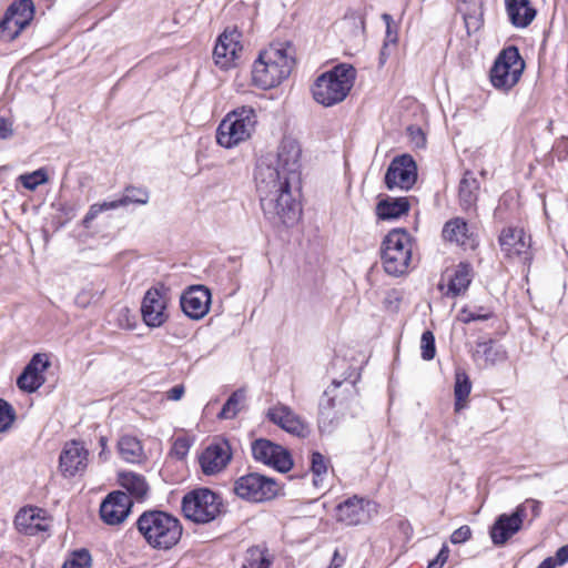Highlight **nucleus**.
I'll return each instance as SVG.
<instances>
[{
  "label": "nucleus",
  "mask_w": 568,
  "mask_h": 568,
  "mask_svg": "<svg viewBox=\"0 0 568 568\" xmlns=\"http://www.w3.org/2000/svg\"><path fill=\"white\" fill-rule=\"evenodd\" d=\"M92 558L89 550L82 548L75 550L62 568H91Z\"/></svg>",
  "instance_id": "nucleus-41"
},
{
  "label": "nucleus",
  "mask_w": 568,
  "mask_h": 568,
  "mask_svg": "<svg viewBox=\"0 0 568 568\" xmlns=\"http://www.w3.org/2000/svg\"><path fill=\"white\" fill-rule=\"evenodd\" d=\"M400 300L402 298H400L398 292L390 291L386 294V296L384 298V305L387 310H389L392 312H396L399 307Z\"/></svg>",
  "instance_id": "nucleus-50"
},
{
  "label": "nucleus",
  "mask_w": 568,
  "mask_h": 568,
  "mask_svg": "<svg viewBox=\"0 0 568 568\" xmlns=\"http://www.w3.org/2000/svg\"><path fill=\"white\" fill-rule=\"evenodd\" d=\"M246 399V390L245 388H239L234 390L226 402L224 403L221 412L217 414L220 419H232L234 418L239 412L242 409Z\"/></svg>",
  "instance_id": "nucleus-34"
},
{
  "label": "nucleus",
  "mask_w": 568,
  "mask_h": 568,
  "mask_svg": "<svg viewBox=\"0 0 568 568\" xmlns=\"http://www.w3.org/2000/svg\"><path fill=\"white\" fill-rule=\"evenodd\" d=\"M281 490L280 484L258 473H248L234 481L233 491L241 499L264 503L275 498Z\"/></svg>",
  "instance_id": "nucleus-10"
},
{
  "label": "nucleus",
  "mask_w": 568,
  "mask_h": 568,
  "mask_svg": "<svg viewBox=\"0 0 568 568\" xmlns=\"http://www.w3.org/2000/svg\"><path fill=\"white\" fill-rule=\"evenodd\" d=\"M382 20L386 24V32H385V39L384 43L390 44L393 47L397 45L398 42V28L395 23L393 17L389 13H383Z\"/></svg>",
  "instance_id": "nucleus-45"
},
{
  "label": "nucleus",
  "mask_w": 568,
  "mask_h": 568,
  "mask_svg": "<svg viewBox=\"0 0 568 568\" xmlns=\"http://www.w3.org/2000/svg\"><path fill=\"white\" fill-rule=\"evenodd\" d=\"M232 459L231 445L226 439H217L211 443L202 452L199 462L202 471L207 475L221 473Z\"/></svg>",
  "instance_id": "nucleus-15"
},
{
  "label": "nucleus",
  "mask_w": 568,
  "mask_h": 568,
  "mask_svg": "<svg viewBox=\"0 0 568 568\" xmlns=\"http://www.w3.org/2000/svg\"><path fill=\"white\" fill-rule=\"evenodd\" d=\"M311 470L315 487L323 486L324 476L327 474V460L320 452H313L311 456Z\"/></svg>",
  "instance_id": "nucleus-38"
},
{
  "label": "nucleus",
  "mask_w": 568,
  "mask_h": 568,
  "mask_svg": "<svg viewBox=\"0 0 568 568\" xmlns=\"http://www.w3.org/2000/svg\"><path fill=\"white\" fill-rule=\"evenodd\" d=\"M182 511L185 518L195 524H209L224 511L223 498L206 487L190 490L182 498Z\"/></svg>",
  "instance_id": "nucleus-6"
},
{
  "label": "nucleus",
  "mask_w": 568,
  "mask_h": 568,
  "mask_svg": "<svg viewBox=\"0 0 568 568\" xmlns=\"http://www.w3.org/2000/svg\"><path fill=\"white\" fill-rule=\"evenodd\" d=\"M369 501L358 496H352L339 503L335 508L336 520L347 526H356L368 519Z\"/></svg>",
  "instance_id": "nucleus-23"
},
{
  "label": "nucleus",
  "mask_w": 568,
  "mask_h": 568,
  "mask_svg": "<svg viewBox=\"0 0 568 568\" xmlns=\"http://www.w3.org/2000/svg\"><path fill=\"white\" fill-rule=\"evenodd\" d=\"M257 116L252 106H241L230 112L216 131L217 143L231 149L251 138L255 131Z\"/></svg>",
  "instance_id": "nucleus-7"
},
{
  "label": "nucleus",
  "mask_w": 568,
  "mask_h": 568,
  "mask_svg": "<svg viewBox=\"0 0 568 568\" xmlns=\"http://www.w3.org/2000/svg\"><path fill=\"white\" fill-rule=\"evenodd\" d=\"M251 452L253 458L280 473H286L293 467L290 452L270 439L258 438L252 442Z\"/></svg>",
  "instance_id": "nucleus-13"
},
{
  "label": "nucleus",
  "mask_w": 568,
  "mask_h": 568,
  "mask_svg": "<svg viewBox=\"0 0 568 568\" xmlns=\"http://www.w3.org/2000/svg\"><path fill=\"white\" fill-rule=\"evenodd\" d=\"M295 47L288 41L271 43L253 63L254 84L264 90L281 84L295 65Z\"/></svg>",
  "instance_id": "nucleus-2"
},
{
  "label": "nucleus",
  "mask_w": 568,
  "mask_h": 568,
  "mask_svg": "<svg viewBox=\"0 0 568 568\" xmlns=\"http://www.w3.org/2000/svg\"><path fill=\"white\" fill-rule=\"evenodd\" d=\"M417 181V165L408 154L396 156L387 168L385 185L388 190H409Z\"/></svg>",
  "instance_id": "nucleus-14"
},
{
  "label": "nucleus",
  "mask_w": 568,
  "mask_h": 568,
  "mask_svg": "<svg viewBox=\"0 0 568 568\" xmlns=\"http://www.w3.org/2000/svg\"><path fill=\"white\" fill-rule=\"evenodd\" d=\"M498 242L506 257H518L524 262L531 258L529 252L530 237L526 236L524 230L517 227H506L501 231Z\"/></svg>",
  "instance_id": "nucleus-19"
},
{
  "label": "nucleus",
  "mask_w": 568,
  "mask_h": 568,
  "mask_svg": "<svg viewBox=\"0 0 568 568\" xmlns=\"http://www.w3.org/2000/svg\"><path fill=\"white\" fill-rule=\"evenodd\" d=\"M23 187L29 191H34L38 186L45 184L49 181L45 168H40L31 173L21 174L18 178Z\"/></svg>",
  "instance_id": "nucleus-39"
},
{
  "label": "nucleus",
  "mask_w": 568,
  "mask_h": 568,
  "mask_svg": "<svg viewBox=\"0 0 568 568\" xmlns=\"http://www.w3.org/2000/svg\"><path fill=\"white\" fill-rule=\"evenodd\" d=\"M135 526L145 542L158 550H169L181 539L183 528L180 520L162 510L143 511Z\"/></svg>",
  "instance_id": "nucleus-3"
},
{
  "label": "nucleus",
  "mask_w": 568,
  "mask_h": 568,
  "mask_svg": "<svg viewBox=\"0 0 568 568\" xmlns=\"http://www.w3.org/2000/svg\"><path fill=\"white\" fill-rule=\"evenodd\" d=\"M14 526L19 532L27 536H36L49 528L45 523L44 510L37 507L20 509L16 515Z\"/></svg>",
  "instance_id": "nucleus-24"
},
{
  "label": "nucleus",
  "mask_w": 568,
  "mask_h": 568,
  "mask_svg": "<svg viewBox=\"0 0 568 568\" xmlns=\"http://www.w3.org/2000/svg\"><path fill=\"white\" fill-rule=\"evenodd\" d=\"M12 123L0 116V140L8 139L12 135Z\"/></svg>",
  "instance_id": "nucleus-51"
},
{
  "label": "nucleus",
  "mask_w": 568,
  "mask_h": 568,
  "mask_svg": "<svg viewBox=\"0 0 568 568\" xmlns=\"http://www.w3.org/2000/svg\"><path fill=\"white\" fill-rule=\"evenodd\" d=\"M16 419V412L11 404L0 398V433L8 430Z\"/></svg>",
  "instance_id": "nucleus-44"
},
{
  "label": "nucleus",
  "mask_w": 568,
  "mask_h": 568,
  "mask_svg": "<svg viewBox=\"0 0 568 568\" xmlns=\"http://www.w3.org/2000/svg\"><path fill=\"white\" fill-rule=\"evenodd\" d=\"M150 195L146 189L136 187V186H128L125 187L123 195L114 200L113 203L115 209L121 206H128L130 204L144 205L149 202Z\"/></svg>",
  "instance_id": "nucleus-36"
},
{
  "label": "nucleus",
  "mask_w": 568,
  "mask_h": 568,
  "mask_svg": "<svg viewBox=\"0 0 568 568\" xmlns=\"http://www.w3.org/2000/svg\"><path fill=\"white\" fill-rule=\"evenodd\" d=\"M525 61L515 45L501 50L490 69V82L494 88L508 91L519 81Z\"/></svg>",
  "instance_id": "nucleus-9"
},
{
  "label": "nucleus",
  "mask_w": 568,
  "mask_h": 568,
  "mask_svg": "<svg viewBox=\"0 0 568 568\" xmlns=\"http://www.w3.org/2000/svg\"><path fill=\"white\" fill-rule=\"evenodd\" d=\"M168 294L169 288L163 283H158L145 292L141 303V315L146 326L156 328L168 321Z\"/></svg>",
  "instance_id": "nucleus-11"
},
{
  "label": "nucleus",
  "mask_w": 568,
  "mask_h": 568,
  "mask_svg": "<svg viewBox=\"0 0 568 568\" xmlns=\"http://www.w3.org/2000/svg\"><path fill=\"white\" fill-rule=\"evenodd\" d=\"M395 48L396 47H393L390 44L383 43V47L379 52V59H378L379 67L385 65V63L387 62L389 55L392 54V52Z\"/></svg>",
  "instance_id": "nucleus-54"
},
{
  "label": "nucleus",
  "mask_w": 568,
  "mask_h": 568,
  "mask_svg": "<svg viewBox=\"0 0 568 568\" xmlns=\"http://www.w3.org/2000/svg\"><path fill=\"white\" fill-rule=\"evenodd\" d=\"M537 568H556V562L552 557L544 559Z\"/></svg>",
  "instance_id": "nucleus-56"
},
{
  "label": "nucleus",
  "mask_w": 568,
  "mask_h": 568,
  "mask_svg": "<svg viewBox=\"0 0 568 568\" xmlns=\"http://www.w3.org/2000/svg\"><path fill=\"white\" fill-rule=\"evenodd\" d=\"M115 210V205L113 201H104L102 203H94L89 207L84 219L82 220V225L85 229L91 226V223L98 217V215L104 211Z\"/></svg>",
  "instance_id": "nucleus-42"
},
{
  "label": "nucleus",
  "mask_w": 568,
  "mask_h": 568,
  "mask_svg": "<svg viewBox=\"0 0 568 568\" xmlns=\"http://www.w3.org/2000/svg\"><path fill=\"white\" fill-rule=\"evenodd\" d=\"M554 560L556 562V566H562L565 565L566 562H568V544L560 547L556 554H555V557H554Z\"/></svg>",
  "instance_id": "nucleus-52"
},
{
  "label": "nucleus",
  "mask_w": 568,
  "mask_h": 568,
  "mask_svg": "<svg viewBox=\"0 0 568 568\" xmlns=\"http://www.w3.org/2000/svg\"><path fill=\"white\" fill-rule=\"evenodd\" d=\"M471 390V382L468 374L463 368L455 369V409L463 408L462 402L466 400Z\"/></svg>",
  "instance_id": "nucleus-35"
},
{
  "label": "nucleus",
  "mask_w": 568,
  "mask_h": 568,
  "mask_svg": "<svg viewBox=\"0 0 568 568\" xmlns=\"http://www.w3.org/2000/svg\"><path fill=\"white\" fill-rule=\"evenodd\" d=\"M517 507H523L525 511V519L528 517V511L530 513L531 518L529 523L538 518L541 511V503L536 499H526L523 504L518 505Z\"/></svg>",
  "instance_id": "nucleus-47"
},
{
  "label": "nucleus",
  "mask_w": 568,
  "mask_h": 568,
  "mask_svg": "<svg viewBox=\"0 0 568 568\" xmlns=\"http://www.w3.org/2000/svg\"><path fill=\"white\" fill-rule=\"evenodd\" d=\"M133 500L122 491L110 493L100 506V517L108 525L121 524L131 513Z\"/></svg>",
  "instance_id": "nucleus-17"
},
{
  "label": "nucleus",
  "mask_w": 568,
  "mask_h": 568,
  "mask_svg": "<svg viewBox=\"0 0 568 568\" xmlns=\"http://www.w3.org/2000/svg\"><path fill=\"white\" fill-rule=\"evenodd\" d=\"M356 70L353 65L341 63L327 72L322 73L312 87L314 100L324 105L332 106L345 100L354 85Z\"/></svg>",
  "instance_id": "nucleus-4"
},
{
  "label": "nucleus",
  "mask_w": 568,
  "mask_h": 568,
  "mask_svg": "<svg viewBox=\"0 0 568 568\" xmlns=\"http://www.w3.org/2000/svg\"><path fill=\"white\" fill-rule=\"evenodd\" d=\"M34 14L32 0H16L0 20L1 38L12 41L30 23Z\"/></svg>",
  "instance_id": "nucleus-12"
},
{
  "label": "nucleus",
  "mask_w": 568,
  "mask_h": 568,
  "mask_svg": "<svg viewBox=\"0 0 568 568\" xmlns=\"http://www.w3.org/2000/svg\"><path fill=\"white\" fill-rule=\"evenodd\" d=\"M302 148L297 140L284 136L276 161L261 159L255 169L256 191L264 216L273 225L296 223L302 207L297 197L302 185Z\"/></svg>",
  "instance_id": "nucleus-1"
},
{
  "label": "nucleus",
  "mask_w": 568,
  "mask_h": 568,
  "mask_svg": "<svg viewBox=\"0 0 568 568\" xmlns=\"http://www.w3.org/2000/svg\"><path fill=\"white\" fill-rule=\"evenodd\" d=\"M357 394L355 383L334 379L320 400L318 430L331 435L344 417L345 402Z\"/></svg>",
  "instance_id": "nucleus-5"
},
{
  "label": "nucleus",
  "mask_w": 568,
  "mask_h": 568,
  "mask_svg": "<svg viewBox=\"0 0 568 568\" xmlns=\"http://www.w3.org/2000/svg\"><path fill=\"white\" fill-rule=\"evenodd\" d=\"M525 520V511L523 507H516L510 514L499 515L493 526L489 535L495 546L505 545L514 535L523 527Z\"/></svg>",
  "instance_id": "nucleus-18"
},
{
  "label": "nucleus",
  "mask_w": 568,
  "mask_h": 568,
  "mask_svg": "<svg viewBox=\"0 0 568 568\" xmlns=\"http://www.w3.org/2000/svg\"><path fill=\"white\" fill-rule=\"evenodd\" d=\"M422 358L432 361L436 355L435 336L433 332L425 331L420 337Z\"/></svg>",
  "instance_id": "nucleus-43"
},
{
  "label": "nucleus",
  "mask_w": 568,
  "mask_h": 568,
  "mask_svg": "<svg viewBox=\"0 0 568 568\" xmlns=\"http://www.w3.org/2000/svg\"><path fill=\"white\" fill-rule=\"evenodd\" d=\"M409 206L407 197H386L377 203L376 215L384 221L398 219L408 212Z\"/></svg>",
  "instance_id": "nucleus-29"
},
{
  "label": "nucleus",
  "mask_w": 568,
  "mask_h": 568,
  "mask_svg": "<svg viewBox=\"0 0 568 568\" xmlns=\"http://www.w3.org/2000/svg\"><path fill=\"white\" fill-rule=\"evenodd\" d=\"M50 366L45 354H34L17 378V385L27 393L37 392L44 383L43 372Z\"/></svg>",
  "instance_id": "nucleus-22"
},
{
  "label": "nucleus",
  "mask_w": 568,
  "mask_h": 568,
  "mask_svg": "<svg viewBox=\"0 0 568 568\" xmlns=\"http://www.w3.org/2000/svg\"><path fill=\"white\" fill-rule=\"evenodd\" d=\"M106 442H108V439L104 436H101L100 439H99L100 446L102 447V450L100 453V457H102V455L104 454V449L106 447Z\"/></svg>",
  "instance_id": "nucleus-57"
},
{
  "label": "nucleus",
  "mask_w": 568,
  "mask_h": 568,
  "mask_svg": "<svg viewBox=\"0 0 568 568\" xmlns=\"http://www.w3.org/2000/svg\"><path fill=\"white\" fill-rule=\"evenodd\" d=\"M88 449L82 443L71 440L67 443L60 454L59 468L65 478L84 473L88 465Z\"/></svg>",
  "instance_id": "nucleus-16"
},
{
  "label": "nucleus",
  "mask_w": 568,
  "mask_h": 568,
  "mask_svg": "<svg viewBox=\"0 0 568 568\" xmlns=\"http://www.w3.org/2000/svg\"><path fill=\"white\" fill-rule=\"evenodd\" d=\"M191 446H192V442L190 440V438H187L185 436H181V437L175 438L171 453L178 459H184L186 457V455L189 454Z\"/></svg>",
  "instance_id": "nucleus-46"
},
{
  "label": "nucleus",
  "mask_w": 568,
  "mask_h": 568,
  "mask_svg": "<svg viewBox=\"0 0 568 568\" xmlns=\"http://www.w3.org/2000/svg\"><path fill=\"white\" fill-rule=\"evenodd\" d=\"M181 308L192 320L204 317L211 304V292L203 285L190 286L180 298Z\"/></svg>",
  "instance_id": "nucleus-21"
},
{
  "label": "nucleus",
  "mask_w": 568,
  "mask_h": 568,
  "mask_svg": "<svg viewBox=\"0 0 568 568\" xmlns=\"http://www.w3.org/2000/svg\"><path fill=\"white\" fill-rule=\"evenodd\" d=\"M442 233L446 241L465 247L474 246V241L469 233L467 222L462 217H455L446 222Z\"/></svg>",
  "instance_id": "nucleus-27"
},
{
  "label": "nucleus",
  "mask_w": 568,
  "mask_h": 568,
  "mask_svg": "<svg viewBox=\"0 0 568 568\" xmlns=\"http://www.w3.org/2000/svg\"><path fill=\"white\" fill-rule=\"evenodd\" d=\"M267 417L287 433L297 436H305L307 433L306 425L288 406L281 405L270 408Z\"/></svg>",
  "instance_id": "nucleus-25"
},
{
  "label": "nucleus",
  "mask_w": 568,
  "mask_h": 568,
  "mask_svg": "<svg viewBox=\"0 0 568 568\" xmlns=\"http://www.w3.org/2000/svg\"><path fill=\"white\" fill-rule=\"evenodd\" d=\"M241 33L237 30H225L219 38L213 50L215 64L229 69L235 64L242 51Z\"/></svg>",
  "instance_id": "nucleus-20"
},
{
  "label": "nucleus",
  "mask_w": 568,
  "mask_h": 568,
  "mask_svg": "<svg viewBox=\"0 0 568 568\" xmlns=\"http://www.w3.org/2000/svg\"><path fill=\"white\" fill-rule=\"evenodd\" d=\"M412 260L409 234L402 229L390 231L383 241L382 263L387 274L399 276L408 270Z\"/></svg>",
  "instance_id": "nucleus-8"
},
{
  "label": "nucleus",
  "mask_w": 568,
  "mask_h": 568,
  "mask_svg": "<svg viewBox=\"0 0 568 568\" xmlns=\"http://www.w3.org/2000/svg\"><path fill=\"white\" fill-rule=\"evenodd\" d=\"M470 273V264L459 263L457 265V268L455 270L454 275L448 282L447 295L455 297L460 293L465 292L471 282Z\"/></svg>",
  "instance_id": "nucleus-31"
},
{
  "label": "nucleus",
  "mask_w": 568,
  "mask_h": 568,
  "mask_svg": "<svg viewBox=\"0 0 568 568\" xmlns=\"http://www.w3.org/2000/svg\"><path fill=\"white\" fill-rule=\"evenodd\" d=\"M119 484L126 490L130 498L136 500L143 499L148 491L149 485L144 476L133 471H121L119 473Z\"/></svg>",
  "instance_id": "nucleus-28"
},
{
  "label": "nucleus",
  "mask_w": 568,
  "mask_h": 568,
  "mask_svg": "<svg viewBox=\"0 0 568 568\" xmlns=\"http://www.w3.org/2000/svg\"><path fill=\"white\" fill-rule=\"evenodd\" d=\"M479 183L473 172L466 171L459 182V201L464 209H469L477 200Z\"/></svg>",
  "instance_id": "nucleus-32"
},
{
  "label": "nucleus",
  "mask_w": 568,
  "mask_h": 568,
  "mask_svg": "<svg viewBox=\"0 0 568 568\" xmlns=\"http://www.w3.org/2000/svg\"><path fill=\"white\" fill-rule=\"evenodd\" d=\"M271 566L272 559L266 546L255 545L246 550L242 568H271Z\"/></svg>",
  "instance_id": "nucleus-33"
},
{
  "label": "nucleus",
  "mask_w": 568,
  "mask_h": 568,
  "mask_svg": "<svg viewBox=\"0 0 568 568\" xmlns=\"http://www.w3.org/2000/svg\"><path fill=\"white\" fill-rule=\"evenodd\" d=\"M118 450L123 460L128 463H140L143 458V447L140 440L130 435L120 437Z\"/></svg>",
  "instance_id": "nucleus-30"
},
{
  "label": "nucleus",
  "mask_w": 568,
  "mask_h": 568,
  "mask_svg": "<svg viewBox=\"0 0 568 568\" xmlns=\"http://www.w3.org/2000/svg\"><path fill=\"white\" fill-rule=\"evenodd\" d=\"M477 352H481L486 364L496 365L507 359V352L503 346L495 345L494 342L477 343Z\"/></svg>",
  "instance_id": "nucleus-37"
},
{
  "label": "nucleus",
  "mask_w": 568,
  "mask_h": 568,
  "mask_svg": "<svg viewBox=\"0 0 568 568\" xmlns=\"http://www.w3.org/2000/svg\"><path fill=\"white\" fill-rule=\"evenodd\" d=\"M416 133H417V135L420 138V140L424 142V140H425V139H424V134H423L422 130H420V129H417V130H416Z\"/></svg>",
  "instance_id": "nucleus-58"
},
{
  "label": "nucleus",
  "mask_w": 568,
  "mask_h": 568,
  "mask_svg": "<svg viewBox=\"0 0 568 568\" xmlns=\"http://www.w3.org/2000/svg\"><path fill=\"white\" fill-rule=\"evenodd\" d=\"M505 8L509 21L516 28L528 27L537 14L529 0H505Z\"/></svg>",
  "instance_id": "nucleus-26"
},
{
  "label": "nucleus",
  "mask_w": 568,
  "mask_h": 568,
  "mask_svg": "<svg viewBox=\"0 0 568 568\" xmlns=\"http://www.w3.org/2000/svg\"><path fill=\"white\" fill-rule=\"evenodd\" d=\"M184 386L182 384L175 385L166 392V397L170 400H179L184 394Z\"/></svg>",
  "instance_id": "nucleus-53"
},
{
  "label": "nucleus",
  "mask_w": 568,
  "mask_h": 568,
  "mask_svg": "<svg viewBox=\"0 0 568 568\" xmlns=\"http://www.w3.org/2000/svg\"><path fill=\"white\" fill-rule=\"evenodd\" d=\"M493 312L486 307L478 306L474 308L463 307L457 316L458 321L469 324L476 321H487L493 317Z\"/></svg>",
  "instance_id": "nucleus-40"
},
{
  "label": "nucleus",
  "mask_w": 568,
  "mask_h": 568,
  "mask_svg": "<svg viewBox=\"0 0 568 568\" xmlns=\"http://www.w3.org/2000/svg\"><path fill=\"white\" fill-rule=\"evenodd\" d=\"M344 561H345V558L343 556H341V554L336 549L333 554L332 560L327 568H339L343 566Z\"/></svg>",
  "instance_id": "nucleus-55"
},
{
  "label": "nucleus",
  "mask_w": 568,
  "mask_h": 568,
  "mask_svg": "<svg viewBox=\"0 0 568 568\" xmlns=\"http://www.w3.org/2000/svg\"><path fill=\"white\" fill-rule=\"evenodd\" d=\"M470 537L471 529L469 528V526L464 525L453 531V534L450 535V541L454 545H458L467 541Z\"/></svg>",
  "instance_id": "nucleus-48"
},
{
  "label": "nucleus",
  "mask_w": 568,
  "mask_h": 568,
  "mask_svg": "<svg viewBox=\"0 0 568 568\" xmlns=\"http://www.w3.org/2000/svg\"><path fill=\"white\" fill-rule=\"evenodd\" d=\"M449 556V548L446 544H444L437 554L436 558L433 559L427 568H443L444 564L447 561Z\"/></svg>",
  "instance_id": "nucleus-49"
}]
</instances>
